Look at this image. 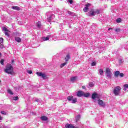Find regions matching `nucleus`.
I'll list each match as a JSON object with an SVG mask.
<instances>
[{"instance_id":"obj_2","label":"nucleus","mask_w":128,"mask_h":128,"mask_svg":"<svg viewBox=\"0 0 128 128\" xmlns=\"http://www.w3.org/2000/svg\"><path fill=\"white\" fill-rule=\"evenodd\" d=\"M120 90H122V88L118 86H116L114 88L113 93L116 96H119L120 94Z\"/></svg>"},{"instance_id":"obj_50","label":"nucleus","mask_w":128,"mask_h":128,"mask_svg":"<svg viewBox=\"0 0 128 128\" xmlns=\"http://www.w3.org/2000/svg\"><path fill=\"white\" fill-rule=\"evenodd\" d=\"M36 102H38V100H36Z\"/></svg>"},{"instance_id":"obj_46","label":"nucleus","mask_w":128,"mask_h":128,"mask_svg":"<svg viewBox=\"0 0 128 128\" xmlns=\"http://www.w3.org/2000/svg\"><path fill=\"white\" fill-rule=\"evenodd\" d=\"M49 2H50V0H46V4H49Z\"/></svg>"},{"instance_id":"obj_3","label":"nucleus","mask_w":128,"mask_h":128,"mask_svg":"<svg viewBox=\"0 0 128 128\" xmlns=\"http://www.w3.org/2000/svg\"><path fill=\"white\" fill-rule=\"evenodd\" d=\"M54 36H52V35H48L46 37H42V40H43L44 42H46V40H54Z\"/></svg>"},{"instance_id":"obj_54","label":"nucleus","mask_w":128,"mask_h":128,"mask_svg":"<svg viewBox=\"0 0 128 128\" xmlns=\"http://www.w3.org/2000/svg\"><path fill=\"white\" fill-rule=\"evenodd\" d=\"M34 114H36V113H34Z\"/></svg>"},{"instance_id":"obj_9","label":"nucleus","mask_w":128,"mask_h":128,"mask_svg":"<svg viewBox=\"0 0 128 128\" xmlns=\"http://www.w3.org/2000/svg\"><path fill=\"white\" fill-rule=\"evenodd\" d=\"M66 128H78V126H74L72 124H67L65 125Z\"/></svg>"},{"instance_id":"obj_17","label":"nucleus","mask_w":128,"mask_h":128,"mask_svg":"<svg viewBox=\"0 0 128 128\" xmlns=\"http://www.w3.org/2000/svg\"><path fill=\"white\" fill-rule=\"evenodd\" d=\"M83 96H84L85 98H88V96H90V93H84V92Z\"/></svg>"},{"instance_id":"obj_1","label":"nucleus","mask_w":128,"mask_h":128,"mask_svg":"<svg viewBox=\"0 0 128 128\" xmlns=\"http://www.w3.org/2000/svg\"><path fill=\"white\" fill-rule=\"evenodd\" d=\"M14 68H12V66L10 64H8L6 66V68L5 69V72L7 74H12Z\"/></svg>"},{"instance_id":"obj_32","label":"nucleus","mask_w":128,"mask_h":128,"mask_svg":"<svg viewBox=\"0 0 128 128\" xmlns=\"http://www.w3.org/2000/svg\"><path fill=\"white\" fill-rule=\"evenodd\" d=\"M14 100H18V96H16L15 97H13Z\"/></svg>"},{"instance_id":"obj_31","label":"nucleus","mask_w":128,"mask_h":128,"mask_svg":"<svg viewBox=\"0 0 128 128\" xmlns=\"http://www.w3.org/2000/svg\"><path fill=\"white\" fill-rule=\"evenodd\" d=\"M121 20H122V19H120V18H118L116 20V22H118V24H120Z\"/></svg>"},{"instance_id":"obj_24","label":"nucleus","mask_w":128,"mask_h":128,"mask_svg":"<svg viewBox=\"0 0 128 128\" xmlns=\"http://www.w3.org/2000/svg\"><path fill=\"white\" fill-rule=\"evenodd\" d=\"M76 80V76L72 77L70 78L71 82H74V80Z\"/></svg>"},{"instance_id":"obj_51","label":"nucleus","mask_w":128,"mask_h":128,"mask_svg":"<svg viewBox=\"0 0 128 128\" xmlns=\"http://www.w3.org/2000/svg\"><path fill=\"white\" fill-rule=\"evenodd\" d=\"M54 0H51V2H54Z\"/></svg>"},{"instance_id":"obj_47","label":"nucleus","mask_w":128,"mask_h":128,"mask_svg":"<svg viewBox=\"0 0 128 128\" xmlns=\"http://www.w3.org/2000/svg\"><path fill=\"white\" fill-rule=\"evenodd\" d=\"M82 88H83V90H85L86 86H82Z\"/></svg>"},{"instance_id":"obj_19","label":"nucleus","mask_w":128,"mask_h":128,"mask_svg":"<svg viewBox=\"0 0 128 128\" xmlns=\"http://www.w3.org/2000/svg\"><path fill=\"white\" fill-rule=\"evenodd\" d=\"M84 12H88V8L85 6L84 9H83Z\"/></svg>"},{"instance_id":"obj_13","label":"nucleus","mask_w":128,"mask_h":128,"mask_svg":"<svg viewBox=\"0 0 128 128\" xmlns=\"http://www.w3.org/2000/svg\"><path fill=\"white\" fill-rule=\"evenodd\" d=\"M12 10H20V8L18 6H12Z\"/></svg>"},{"instance_id":"obj_7","label":"nucleus","mask_w":128,"mask_h":128,"mask_svg":"<svg viewBox=\"0 0 128 128\" xmlns=\"http://www.w3.org/2000/svg\"><path fill=\"white\" fill-rule=\"evenodd\" d=\"M92 99L94 100V102H96V98H97L98 100L100 98L98 97V94L96 93L92 94Z\"/></svg>"},{"instance_id":"obj_11","label":"nucleus","mask_w":128,"mask_h":128,"mask_svg":"<svg viewBox=\"0 0 128 128\" xmlns=\"http://www.w3.org/2000/svg\"><path fill=\"white\" fill-rule=\"evenodd\" d=\"M54 18V14H52L48 18V22H52Z\"/></svg>"},{"instance_id":"obj_5","label":"nucleus","mask_w":128,"mask_h":128,"mask_svg":"<svg viewBox=\"0 0 128 128\" xmlns=\"http://www.w3.org/2000/svg\"><path fill=\"white\" fill-rule=\"evenodd\" d=\"M98 104L100 106H102V108L106 106V103L102 100H100V98L98 100Z\"/></svg>"},{"instance_id":"obj_30","label":"nucleus","mask_w":128,"mask_h":128,"mask_svg":"<svg viewBox=\"0 0 128 128\" xmlns=\"http://www.w3.org/2000/svg\"><path fill=\"white\" fill-rule=\"evenodd\" d=\"M2 30H3L4 32H8V28H6V27H4V28H2Z\"/></svg>"},{"instance_id":"obj_27","label":"nucleus","mask_w":128,"mask_h":128,"mask_svg":"<svg viewBox=\"0 0 128 128\" xmlns=\"http://www.w3.org/2000/svg\"><path fill=\"white\" fill-rule=\"evenodd\" d=\"M118 62L120 64H122L124 62V60L122 58L119 59Z\"/></svg>"},{"instance_id":"obj_36","label":"nucleus","mask_w":128,"mask_h":128,"mask_svg":"<svg viewBox=\"0 0 128 128\" xmlns=\"http://www.w3.org/2000/svg\"><path fill=\"white\" fill-rule=\"evenodd\" d=\"M116 32H120V28H116L115 30Z\"/></svg>"},{"instance_id":"obj_33","label":"nucleus","mask_w":128,"mask_h":128,"mask_svg":"<svg viewBox=\"0 0 128 128\" xmlns=\"http://www.w3.org/2000/svg\"><path fill=\"white\" fill-rule=\"evenodd\" d=\"M95 14H100V10H95Z\"/></svg>"},{"instance_id":"obj_10","label":"nucleus","mask_w":128,"mask_h":128,"mask_svg":"<svg viewBox=\"0 0 128 128\" xmlns=\"http://www.w3.org/2000/svg\"><path fill=\"white\" fill-rule=\"evenodd\" d=\"M76 96H77L82 98V96H84V92H82V90H80V91L78 92L77 94H76Z\"/></svg>"},{"instance_id":"obj_8","label":"nucleus","mask_w":128,"mask_h":128,"mask_svg":"<svg viewBox=\"0 0 128 128\" xmlns=\"http://www.w3.org/2000/svg\"><path fill=\"white\" fill-rule=\"evenodd\" d=\"M36 74L38 76H42V78H46V76L44 74H42L41 72H36Z\"/></svg>"},{"instance_id":"obj_12","label":"nucleus","mask_w":128,"mask_h":128,"mask_svg":"<svg viewBox=\"0 0 128 128\" xmlns=\"http://www.w3.org/2000/svg\"><path fill=\"white\" fill-rule=\"evenodd\" d=\"M40 120H43L44 122H46V120H48V117H46V116H43L40 117Z\"/></svg>"},{"instance_id":"obj_49","label":"nucleus","mask_w":128,"mask_h":128,"mask_svg":"<svg viewBox=\"0 0 128 128\" xmlns=\"http://www.w3.org/2000/svg\"><path fill=\"white\" fill-rule=\"evenodd\" d=\"M108 30H112V28H110Z\"/></svg>"},{"instance_id":"obj_52","label":"nucleus","mask_w":128,"mask_h":128,"mask_svg":"<svg viewBox=\"0 0 128 128\" xmlns=\"http://www.w3.org/2000/svg\"><path fill=\"white\" fill-rule=\"evenodd\" d=\"M0 56H2V54L1 53H0Z\"/></svg>"},{"instance_id":"obj_38","label":"nucleus","mask_w":128,"mask_h":128,"mask_svg":"<svg viewBox=\"0 0 128 128\" xmlns=\"http://www.w3.org/2000/svg\"><path fill=\"white\" fill-rule=\"evenodd\" d=\"M1 114H2L6 115V112L4 111H2Z\"/></svg>"},{"instance_id":"obj_20","label":"nucleus","mask_w":128,"mask_h":128,"mask_svg":"<svg viewBox=\"0 0 128 128\" xmlns=\"http://www.w3.org/2000/svg\"><path fill=\"white\" fill-rule=\"evenodd\" d=\"M68 14H70V16H74V13L70 11H68Z\"/></svg>"},{"instance_id":"obj_22","label":"nucleus","mask_w":128,"mask_h":128,"mask_svg":"<svg viewBox=\"0 0 128 128\" xmlns=\"http://www.w3.org/2000/svg\"><path fill=\"white\" fill-rule=\"evenodd\" d=\"M124 90H126L128 88V84H126L124 85Z\"/></svg>"},{"instance_id":"obj_29","label":"nucleus","mask_w":128,"mask_h":128,"mask_svg":"<svg viewBox=\"0 0 128 128\" xmlns=\"http://www.w3.org/2000/svg\"><path fill=\"white\" fill-rule=\"evenodd\" d=\"M8 92L10 94H14V93L12 92V90L8 89Z\"/></svg>"},{"instance_id":"obj_40","label":"nucleus","mask_w":128,"mask_h":128,"mask_svg":"<svg viewBox=\"0 0 128 128\" xmlns=\"http://www.w3.org/2000/svg\"><path fill=\"white\" fill-rule=\"evenodd\" d=\"M27 72H28V74H32V70H28Z\"/></svg>"},{"instance_id":"obj_15","label":"nucleus","mask_w":128,"mask_h":128,"mask_svg":"<svg viewBox=\"0 0 128 128\" xmlns=\"http://www.w3.org/2000/svg\"><path fill=\"white\" fill-rule=\"evenodd\" d=\"M70 54H68L65 58V60L66 62H68V60H70Z\"/></svg>"},{"instance_id":"obj_42","label":"nucleus","mask_w":128,"mask_h":128,"mask_svg":"<svg viewBox=\"0 0 128 128\" xmlns=\"http://www.w3.org/2000/svg\"><path fill=\"white\" fill-rule=\"evenodd\" d=\"M119 76H120V78H122V76H124V74L120 73Z\"/></svg>"},{"instance_id":"obj_4","label":"nucleus","mask_w":128,"mask_h":128,"mask_svg":"<svg viewBox=\"0 0 128 128\" xmlns=\"http://www.w3.org/2000/svg\"><path fill=\"white\" fill-rule=\"evenodd\" d=\"M68 100L71 102V104H76L78 100L76 98H74L72 96H69L68 97Z\"/></svg>"},{"instance_id":"obj_34","label":"nucleus","mask_w":128,"mask_h":128,"mask_svg":"<svg viewBox=\"0 0 128 128\" xmlns=\"http://www.w3.org/2000/svg\"><path fill=\"white\" fill-rule=\"evenodd\" d=\"M89 86L90 88H92V86H94V83L93 82H90L89 83Z\"/></svg>"},{"instance_id":"obj_16","label":"nucleus","mask_w":128,"mask_h":128,"mask_svg":"<svg viewBox=\"0 0 128 128\" xmlns=\"http://www.w3.org/2000/svg\"><path fill=\"white\" fill-rule=\"evenodd\" d=\"M120 71H116L114 72V76H116V78H118V76H120Z\"/></svg>"},{"instance_id":"obj_14","label":"nucleus","mask_w":128,"mask_h":128,"mask_svg":"<svg viewBox=\"0 0 128 128\" xmlns=\"http://www.w3.org/2000/svg\"><path fill=\"white\" fill-rule=\"evenodd\" d=\"M15 40L17 42H22V39L20 37H16Z\"/></svg>"},{"instance_id":"obj_18","label":"nucleus","mask_w":128,"mask_h":128,"mask_svg":"<svg viewBox=\"0 0 128 128\" xmlns=\"http://www.w3.org/2000/svg\"><path fill=\"white\" fill-rule=\"evenodd\" d=\"M36 26L40 28L42 26V23L40 22H38L36 23Z\"/></svg>"},{"instance_id":"obj_48","label":"nucleus","mask_w":128,"mask_h":128,"mask_svg":"<svg viewBox=\"0 0 128 128\" xmlns=\"http://www.w3.org/2000/svg\"><path fill=\"white\" fill-rule=\"evenodd\" d=\"M2 120V118L0 116V120Z\"/></svg>"},{"instance_id":"obj_39","label":"nucleus","mask_w":128,"mask_h":128,"mask_svg":"<svg viewBox=\"0 0 128 128\" xmlns=\"http://www.w3.org/2000/svg\"><path fill=\"white\" fill-rule=\"evenodd\" d=\"M4 60H2H2H0V63L2 66H4Z\"/></svg>"},{"instance_id":"obj_28","label":"nucleus","mask_w":128,"mask_h":128,"mask_svg":"<svg viewBox=\"0 0 128 128\" xmlns=\"http://www.w3.org/2000/svg\"><path fill=\"white\" fill-rule=\"evenodd\" d=\"M67 2L68 4H72V2H74V1L72 0H67Z\"/></svg>"},{"instance_id":"obj_44","label":"nucleus","mask_w":128,"mask_h":128,"mask_svg":"<svg viewBox=\"0 0 128 128\" xmlns=\"http://www.w3.org/2000/svg\"><path fill=\"white\" fill-rule=\"evenodd\" d=\"M0 48H4V44H0Z\"/></svg>"},{"instance_id":"obj_35","label":"nucleus","mask_w":128,"mask_h":128,"mask_svg":"<svg viewBox=\"0 0 128 128\" xmlns=\"http://www.w3.org/2000/svg\"><path fill=\"white\" fill-rule=\"evenodd\" d=\"M2 42H4V38H0V44H2Z\"/></svg>"},{"instance_id":"obj_26","label":"nucleus","mask_w":128,"mask_h":128,"mask_svg":"<svg viewBox=\"0 0 128 128\" xmlns=\"http://www.w3.org/2000/svg\"><path fill=\"white\" fill-rule=\"evenodd\" d=\"M90 14L91 16H94L96 14L95 11H90Z\"/></svg>"},{"instance_id":"obj_41","label":"nucleus","mask_w":128,"mask_h":128,"mask_svg":"<svg viewBox=\"0 0 128 128\" xmlns=\"http://www.w3.org/2000/svg\"><path fill=\"white\" fill-rule=\"evenodd\" d=\"M0 128H6V126H4V125L2 124L0 126Z\"/></svg>"},{"instance_id":"obj_37","label":"nucleus","mask_w":128,"mask_h":128,"mask_svg":"<svg viewBox=\"0 0 128 128\" xmlns=\"http://www.w3.org/2000/svg\"><path fill=\"white\" fill-rule=\"evenodd\" d=\"M92 6V4H86V6L87 8H88V6Z\"/></svg>"},{"instance_id":"obj_43","label":"nucleus","mask_w":128,"mask_h":128,"mask_svg":"<svg viewBox=\"0 0 128 128\" xmlns=\"http://www.w3.org/2000/svg\"><path fill=\"white\" fill-rule=\"evenodd\" d=\"M92 66H96V62H92Z\"/></svg>"},{"instance_id":"obj_45","label":"nucleus","mask_w":128,"mask_h":128,"mask_svg":"<svg viewBox=\"0 0 128 128\" xmlns=\"http://www.w3.org/2000/svg\"><path fill=\"white\" fill-rule=\"evenodd\" d=\"M4 34H5V36H8V32H4Z\"/></svg>"},{"instance_id":"obj_25","label":"nucleus","mask_w":128,"mask_h":128,"mask_svg":"<svg viewBox=\"0 0 128 128\" xmlns=\"http://www.w3.org/2000/svg\"><path fill=\"white\" fill-rule=\"evenodd\" d=\"M66 64H68L67 62L62 64L60 66V68H64V66H66Z\"/></svg>"},{"instance_id":"obj_21","label":"nucleus","mask_w":128,"mask_h":128,"mask_svg":"<svg viewBox=\"0 0 128 128\" xmlns=\"http://www.w3.org/2000/svg\"><path fill=\"white\" fill-rule=\"evenodd\" d=\"M99 73L100 76H102V74H104V70L102 69H100Z\"/></svg>"},{"instance_id":"obj_23","label":"nucleus","mask_w":128,"mask_h":128,"mask_svg":"<svg viewBox=\"0 0 128 128\" xmlns=\"http://www.w3.org/2000/svg\"><path fill=\"white\" fill-rule=\"evenodd\" d=\"M80 118V115H78L76 118V122H78Z\"/></svg>"},{"instance_id":"obj_53","label":"nucleus","mask_w":128,"mask_h":128,"mask_svg":"<svg viewBox=\"0 0 128 128\" xmlns=\"http://www.w3.org/2000/svg\"><path fill=\"white\" fill-rule=\"evenodd\" d=\"M12 62H14V60H12Z\"/></svg>"},{"instance_id":"obj_6","label":"nucleus","mask_w":128,"mask_h":128,"mask_svg":"<svg viewBox=\"0 0 128 128\" xmlns=\"http://www.w3.org/2000/svg\"><path fill=\"white\" fill-rule=\"evenodd\" d=\"M106 74L108 78H112V72H110V68L106 69Z\"/></svg>"}]
</instances>
